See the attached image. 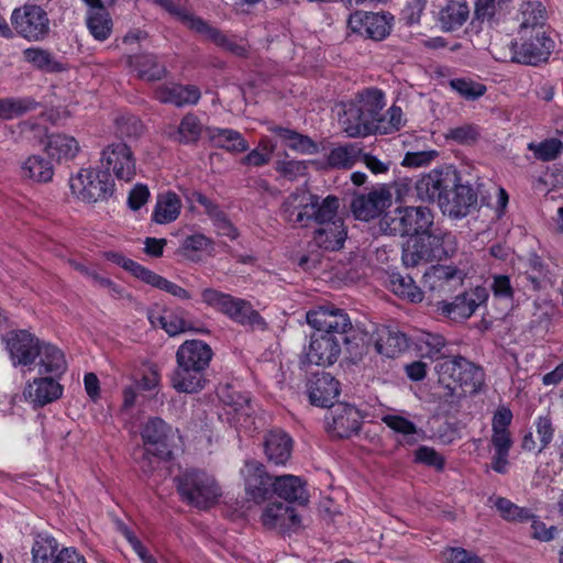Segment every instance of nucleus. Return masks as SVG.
I'll list each match as a JSON object with an SVG mask.
<instances>
[{
    "label": "nucleus",
    "instance_id": "1",
    "mask_svg": "<svg viewBox=\"0 0 563 563\" xmlns=\"http://www.w3.org/2000/svg\"><path fill=\"white\" fill-rule=\"evenodd\" d=\"M417 197L423 201H437L445 213L464 217L477 202V195L468 185L460 184L459 173L445 167L423 175L415 185Z\"/></svg>",
    "mask_w": 563,
    "mask_h": 563
},
{
    "label": "nucleus",
    "instance_id": "2",
    "mask_svg": "<svg viewBox=\"0 0 563 563\" xmlns=\"http://www.w3.org/2000/svg\"><path fill=\"white\" fill-rule=\"evenodd\" d=\"M385 107V93L378 88L360 91L344 110L342 129L350 137L377 133Z\"/></svg>",
    "mask_w": 563,
    "mask_h": 563
},
{
    "label": "nucleus",
    "instance_id": "3",
    "mask_svg": "<svg viewBox=\"0 0 563 563\" xmlns=\"http://www.w3.org/2000/svg\"><path fill=\"white\" fill-rule=\"evenodd\" d=\"M457 251L456 236L450 232L424 233L410 236L402 245L401 261L406 267H417L434 261L452 257Z\"/></svg>",
    "mask_w": 563,
    "mask_h": 563
},
{
    "label": "nucleus",
    "instance_id": "4",
    "mask_svg": "<svg viewBox=\"0 0 563 563\" xmlns=\"http://www.w3.org/2000/svg\"><path fill=\"white\" fill-rule=\"evenodd\" d=\"M141 435L143 455L139 464L145 474H152L162 461L172 457L173 448L180 437L175 434L170 424H144Z\"/></svg>",
    "mask_w": 563,
    "mask_h": 563
},
{
    "label": "nucleus",
    "instance_id": "5",
    "mask_svg": "<svg viewBox=\"0 0 563 563\" xmlns=\"http://www.w3.org/2000/svg\"><path fill=\"white\" fill-rule=\"evenodd\" d=\"M433 224L431 210L423 206L398 207L387 211L379 219V229L383 233L393 236H412L424 233Z\"/></svg>",
    "mask_w": 563,
    "mask_h": 563
},
{
    "label": "nucleus",
    "instance_id": "6",
    "mask_svg": "<svg viewBox=\"0 0 563 563\" xmlns=\"http://www.w3.org/2000/svg\"><path fill=\"white\" fill-rule=\"evenodd\" d=\"M176 482L183 500L197 508L207 509L221 496V488L213 476L203 471H186L176 478Z\"/></svg>",
    "mask_w": 563,
    "mask_h": 563
},
{
    "label": "nucleus",
    "instance_id": "7",
    "mask_svg": "<svg viewBox=\"0 0 563 563\" xmlns=\"http://www.w3.org/2000/svg\"><path fill=\"white\" fill-rule=\"evenodd\" d=\"M202 301L227 314L230 319L251 329H265L266 322L252 305L241 298L207 288L201 292Z\"/></svg>",
    "mask_w": 563,
    "mask_h": 563
},
{
    "label": "nucleus",
    "instance_id": "8",
    "mask_svg": "<svg viewBox=\"0 0 563 563\" xmlns=\"http://www.w3.org/2000/svg\"><path fill=\"white\" fill-rule=\"evenodd\" d=\"M553 48L554 42L547 33H518V41L510 42V60L538 66L548 62Z\"/></svg>",
    "mask_w": 563,
    "mask_h": 563
},
{
    "label": "nucleus",
    "instance_id": "9",
    "mask_svg": "<svg viewBox=\"0 0 563 563\" xmlns=\"http://www.w3.org/2000/svg\"><path fill=\"white\" fill-rule=\"evenodd\" d=\"M71 192L85 202L106 200L113 194L114 183L107 170L81 169L69 180Z\"/></svg>",
    "mask_w": 563,
    "mask_h": 563
},
{
    "label": "nucleus",
    "instance_id": "10",
    "mask_svg": "<svg viewBox=\"0 0 563 563\" xmlns=\"http://www.w3.org/2000/svg\"><path fill=\"white\" fill-rule=\"evenodd\" d=\"M11 22L14 30L29 41H42L49 33L46 11L36 4H25L13 10Z\"/></svg>",
    "mask_w": 563,
    "mask_h": 563
},
{
    "label": "nucleus",
    "instance_id": "11",
    "mask_svg": "<svg viewBox=\"0 0 563 563\" xmlns=\"http://www.w3.org/2000/svg\"><path fill=\"white\" fill-rule=\"evenodd\" d=\"M394 16L389 12L355 11L347 19V29L351 33L369 38L383 41L391 31Z\"/></svg>",
    "mask_w": 563,
    "mask_h": 563
},
{
    "label": "nucleus",
    "instance_id": "12",
    "mask_svg": "<svg viewBox=\"0 0 563 563\" xmlns=\"http://www.w3.org/2000/svg\"><path fill=\"white\" fill-rule=\"evenodd\" d=\"M350 342V336H338L316 330L310 336L306 362L319 366L332 365L340 356L341 345H347Z\"/></svg>",
    "mask_w": 563,
    "mask_h": 563
},
{
    "label": "nucleus",
    "instance_id": "13",
    "mask_svg": "<svg viewBox=\"0 0 563 563\" xmlns=\"http://www.w3.org/2000/svg\"><path fill=\"white\" fill-rule=\"evenodd\" d=\"M307 322L314 330L338 336H349L353 329L349 314L334 306H321L307 312Z\"/></svg>",
    "mask_w": 563,
    "mask_h": 563
},
{
    "label": "nucleus",
    "instance_id": "14",
    "mask_svg": "<svg viewBox=\"0 0 563 563\" xmlns=\"http://www.w3.org/2000/svg\"><path fill=\"white\" fill-rule=\"evenodd\" d=\"M487 299L485 288L477 287L474 290L465 291L454 297L452 301L438 299L434 302L435 310L444 317L453 320L468 319L477 309V307Z\"/></svg>",
    "mask_w": 563,
    "mask_h": 563
},
{
    "label": "nucleus",
    "instance_id": "15",
    "mask_svg": "<svg viewBox=\"0 0 563 563\" xmlns=\"http://www.w3.org/2000/svg\"><path fill=\"white\" fill-rule=\"evenodd\" d=\"M303 207L298 209L294 224L308 227V223H323L334 218L340 208V199L336 196L329 195L325 198L309 192L307 201L302 202Z\"/></svg>",
    "mask_w": 563,
    "mask_h": 563
},
{
    "label": "nucleus",
    "instance_id": "16",
    "mask_svg": "<svg viewBox=\"0 0 563 563\" xmlns=\"http://www.w3.org/2000/svg\"><path fill=\"white\" fill-rule=\"evenodd\" d=\"M101 163L108 173L112 169L119 180L131 181L136 174L133 153L123 142L108 145L101 153Z\"/></svg>",
    "mask_w": 563,
    "mask_h": 563
},
{
    "label": "nucleus",
    "instance_id": "17",
    "mask_svg": "<svg viewBox=\"0 0 563 563\" xmlns=\"http://www.w3.org/2000/svg\"><path fill=\"white\" fill-rule=\"evenodd\" d=\"M241 475L244 478L245 493L253 501L262 503L273 493L274 481L262 463L254 460L245 461Z\"/></svg>",
    "mask_w": 563,
    "mask_h": 563
},
{
    "label": "nucleus",
    "instance_id": "18",
    "mask_svg": "<svg viewBox=\"0 0 563 563\" xmlns=\"http://www.w3.org/2000/svg\"><path fill=\"white\" fill-rule=\"evenodd\" d=\"M391 205V192L386 186L373 189L366 195L356 196L351 203L353 214L362 221L378 217Z\"/></svg>",
    "mask_w": 563,
    "mask_h": 563
},
{
    "label": "nucleus",
    "instance_id": "19",
    "mask_svg": "<svg viewBox=\"0 0 563 563\" xmlns=\"http://www.w3.org/2000/svg\"><path fill=\"white\" fill-rule=\"evenodd\" d=\"M7 349L14 366H27L38 356L41 341L26 330L13 331L7 340Z\"/></svg>",
    "mask_w": 563,
    "mask_h": 563
},
{
    "label": "nucleus",
    "instance_id": "20",
    "mask_svg": "<svg viewBox=\"0 0 563 563\" xmlns=\"http://www.w3.org/2000/svg\"><path fill=\"white\" fill-rule=\"evenodd\" d=\"M261 522L264 528L283 533L297 531L301 527V519L296 509L283 503L268 504L262 511Z\"/></svg>",
    "mask_w": 563,
    "mask_h": 563
},
{
    "label": "nucleus",
    "instance_id": "21",
    "mask_svg": "<svg viewBox=\"0 0 563 563\" xmlns=\"http://www.w3.org/2000/svg\"><path fill=\"white\" fill-rule=\"evenodd\" d=\"M396 433L401 435L398 439L400 444L412 445L420 439L429 438L441 444H451L460 438V432L456 424H438L435 430H431L429 434H420L416 424H388Z\"/></svg>",
    "mask_w": 563,
    "mask_h": 563
},
{
    "label": "nucleus",
    "instance_id": "22",
    "mask_svg": "<svg viewBox=\"0 0 563 563\" xmlns=\"http://www.w3.org/2000/svg\"><path fill=\"white\" fill-rule=\"evenodd\" d=\"M320 228L313 232L311 245L323 251H339L346 240V230L343 220L338 216L333 219L319 223Z\"/></svg>",
    "mask_w": 563,
    "mask_h": 563
},
{
    "label": "nucleus",
    "instance_id": "23",
    "mask_svg": "<svg viewBox=\"0 0 563 563\" xmlns=\"http://www.w3.org/2000/svg\"><path fill=\"white\" fill-rule=\"evenodd\" d=\"M340 395V383L330 374L320 372L309 383L308 396L312 405L331 407Z\"/></svg>",
    "mask_w": 563,
    "mask_h": 563
},
{
    "label": "nucleus",
    "instance_id": "24",
    "mask_svg": "<svg viewBox=\"0 0 563 563\" xmlns=\"http://www.w3.org/2000/svg\"><path fill=\"white\" fill-rule=\"evenodd\" d=\"M207 371L177 363L170 383L178 393L194 394L202 390L208 382Z\"/></svg>",
    "mask_w": 563,
    "mask_h": 563
},
{
    "label": "nucleus",
    "instance_id": "25",
    "mask_svg": "<svg viewBox=\"0 0 563 563\" xmlns=\"http://www.w3.org/2000/svg\"><path fill=\"white\" fill-rule=\"evenodd\" d=\"M212 356V349L206 342L201 340H187L178 347L176 362L207 371Z\"/></svg>",
    "mask_w": 563,
    "mask_h": 563
},
{
    "label": "nucleus",
    "instance_id": "26",
    "mask_svg": "<svg viewBox=\"0 0 563 563\" xmlns=\"http://www.w3.org/2000/svg\"><path fill=\"white\" fill-rule=\"evenodd\" d=\"M273 493L289 504L307 505L309 501L306 482L301 477L290 474L275 477Z\"/></svg>",
    "mask_w": 563,
    "mask_h": 563
},
{
    "label": "nucleus",
    "instance_id": "27",
    "mask_svg": "<svg viewBox=\"0 0 563 563\" xmlns=\"http://www.w3.org/2000/svg\"><path fill=\"white\" fill-rule=\"evenodd\" d=\"M220 398L225 405L229 421L239 422L240 420L251 419L255 408L249 394H243L227 386L220 393Z\"/></svg>",
    "mask_w": 563,
    "mask_h": 563
},
{
    "label": "nucleus",
    "instance_id": "28",
    "mask_svg": "<svg viewBox=\"0 0 563 563\" xmlns=\"http://www.w3.org/2000/svg\"><path fill=\"white\" fill-rule=\"evenodd\" d=\"M374 346L380 355L394 358L405 352L409 343L405 333L388 327H382L376 331Z\"/></svg>",
    "mask_w": 563,
    "mask_h": 563
},
{
    "label": "nucleus",
    "instance_id": "29",
    "mask_svg": "<svg viewBox=\"0 0 563 563\" xmlns=\"http://www.w3.org/2000/svg\"><path fill=\"white\" fill-rule=\"evenodd\" d=\"M519 21L518 33H547V10L540 1L522 2L519 7Z\"/></svg>",
    "mask_w": 563,
    "mask_h": 563
},
{
    "label": "nucleus",
    "instance_id": "30",
    "mask_svg": "<svg viewBox=\"0 0 563 563\" xmlns=\"http://www.w3.org/2000/svg\"><path fill=\"white\" fill-rule=\"evenodd\" d=\"M508 424H493L492 444L495 450V455L492 460V468L499 473H507L508 455L512 445L510 432L507 428Z\"/></svg>",
    "mask_w": 563,
    "mask_h": 563
},
{
    "label": "nucleus",
    "instance_id": "31",
    "mask_svg": "<svg viewBox=\"0 0 563 563\" xmlns=\"http://www.w3.org/2000/svg\"><path fill=\"white\" fill-rule=\"evenodd\" d=\"M265 453L275 464H285L292 450V439L282 429L271 430L264 441Z\"/></svg>",
    "mask_w": 563,
    "mask_h": 563
},
{
    "label": "nucleus",
    "instance_id": "32",
    "mask_svg": "<svg viewBox=\"0 0 563 563\" xmlns=\"http://www.w3.org/2000/svg\"><path fill=\"white\" fill-rule=\"evenodd\" d=\"M155 97L163 103H173L176 107L196 104L200 99V90L196 86L170 85L159 86Z\"/></svg>",
    "mask_w": 563,
    "mask_h": 563
},
{
    "label": "nucleus",
    "instance_id": "33",
    "mask_svg": "<svg viewBox=\"0 0 563 563\" xmlns=\"http://www.w3.org/2000/svg\"><path fill=\"white\" fill-rule=\"evenodd\" d=\"M62 391V386L53 377H41L26 386L24 395L34 406H44L58 399Z\"/></svg>",
    "mask_w": 563,
    "mask_h": 563
},
{
    "label": "nucleus",
    "instance_id": "34",
    "mask_svg": "<svg viewBox=\"0 0 563 563\" xmlns=\"http://www.w3.org/2000/svg\"><path fill=\"white\" fill-rule=\"evenodd\" d=\"M463 356L442 357L435 365L438 382L451 396L457 395Z\"/></svg>",
    "mask_w": 563,
    "mask_h": 563
},
{
    "label": "nucleus",
    "instance_id": "35",
    "mask_svg": "<svg viewBox=\"0 0 563 563\" xmlns=\"http://www.w3.org/2000/svg\"><path fill=\"white\" fill-rule=\"evenodd\" d=\"M129 65L137 71L141 79L147 81H158L166 77L167 69L164 64L158 62L154 54H137L129 57Z\"/></svg>",
    "mask_w": 563,
    "mask_h": 563
},
{
    "label": "nucleus",
    "instance_id": "36",
    "mask_svg": "<svg viewBox=\"0 0 563 563\" xmlns=\"http://www.w3.org/2000/svg\"><path fill=\"white\" fill-rule=\"evenodd\" d=\"M206 135L214 147L232 153L245 152L249 148L242 134L232 129L206 128Z\"/></svg>",
    "mask_w": 563,
    "mask_h": 563
},
{
    "label": "nucleus",
    "instance_id": "37",
    "mask_svg": "<svg viewBox=\"0 0 563 563\" xmlns=\"http://www.w3.org/2000/svg\"><path fill=\"white\" fill-rule=\"evenodd\" d=\"M470 18V7L465 0H449L440 10L439 21L445 32L460 29Z\"/></svg>",
    "mask_w": 563,
    "mask_h": 563
},
{
    "label": "nucleus",
    "instance_id": "38",
    "mask_svg": "<svg viewBox=\"0 0 563 563\" xmlns=\"http://www.w3.org/2000/svg\"><path fill=\"white\" fill-rule=\"evenodd\" d=\"M522 277L529 283L530 288L534 291L545 289L551 284L550 272L542 258L531 253L525 262V271Z\"/></svg>",
    "mask_w": 563,
    "mask_h": 563
},
{
    "label": "nucleus",
    "instance_id": "39",
    "mask_svg": "<svg viewBox=\"0 0 563 563\" xmlns=\"http://www.w3.org/2000/svg\"><path fill=\"white\" fill-rule=\"evenodd\" d=\"M180 209L181 201L175 192L159 194L152 219L159 224L170 223L178 218Z\"/></svg>",
    "mask_w": 563,
    "mask_h": 563
},
{
    "label": "nucleus",
    "instance_id": "40",
    "mask_svg": "<svg viewBox=\"0 0 563 563\" xmlns=\"http://www.w3.org/2000/svg\"><path fill=\"white\" fill-rule=\"evenodd\" d=\"M48 156L56 161L73 159L78 151L79 144L75 137L65 134H53L48 136V142L45 146Z\"/></svg>",
    "mask_w": 563,
    "mask_h": 563
},
{
    "label": "nucleus",
    "instance_id": "41",
    "mask_svg": "<svg viewBox=\"0 0 563 563\" xmlns=\"http://www.w3.org/2000/svg\"><path fill=\"white\" fill-rule=\"evenodd\" d=\"M269 131L277 134L285 142L286 146L296 152L301 154H316L319 151V146L314 141L295 130L274 125Z\"/></svg>",
    "mask_w": 563,
    "mask_h": 563
},
{
    "label": "nucleus",
    "instance_id": "42",
    "mask_svg": "<svg viewBox=\"0 0 563 563\" xmlns=\"http://www.w3.org/2000/svg\"><path fill=\"white\" fill-rule=\"evenodd\" d=\"M186 312L181 309L167 312L165 314H148V320L153 325H161L169 335H177L183 332L194 330L192 325L185 318Z\"/></svg>",
    "mask_w": 563,
    "mask_h": 563
},
{
    "label": "nucleus",
    "instance_id": "43",
    "mask_svg": "<svg viewBox=\"0 0 563 563\" xmlns=\"http://www.w3.org/2000/svg\"><path fill=\"white\" fill-rule=\"evenodd\" d=\"M460 386L456 397L476 394L484 384V372L464 357L462 361Z\"/></svg>",
    "mask_w": 563,
    "mask_h": 563
},
{
    "label": "nucleus",
    "instance_id": "44",
    "mask_svg": "<svg viewBox=\"0 0 563 563\" xmlns=\"http://www.w3.org/2000/svg\"><path fill=\"white\" fill-rule=\"evenodd\" d=\"M40 373L60 375L66 369V361L63 352L49 343L41 341Z\"/></svg>",
    "mask_w": 563,
    "mask_h": 563
},
{
    "label": "nucleus",
    "instance_id": "45",
    "mask_svg": "<svg viewBox=\"0 0 563 563\" xmlns=\"http://www.w3.org/2000/svg\"><path fill=\"white\" fill-rule=\"evenodd\" d=\"M202 132L206 133L201 121L194 113H187L181 119L177 130L169 136L181 144H195L200 139Z\"/></svg>",
    "mask_w": 563,
    "mask_h": 563
},
{
    "label": "nucleus",
    "instance_id": "46",
    "mask_svg": "<svg viewBox=\"0 0 563 563\" xmlns=\"http://www.w3.org/2000/svg\"><path fill=\"white\" fill-rule=\"evenodd\" d=\"M22 176L36 183H48L54 175V168L49 161L40 155L30 156L22 164Z\"/></svg>",
    "mask_w": 563,
    "mask_h": 563
},
{
    "label": "nucleus",
    "instance_id": "47",
    "mask_svg": "<svg viewBox=\"0 0 563 563\" xmlns=\"http://www.w3.org/2000/svg\"><path fill=\"white\" fill-rule=\"evenodd\" d=\"M388 282L389 287L395 295L406 298L411 302L422 301L423 292L416 285L411 276L393 272L388 275Z\"/></svg>",
    "mask_w": 563,
    "mask_h": 563
},
{
    "label": "nucleus",
    "instance_id": "48",
    "mask_svg": "<svg viewBox=\"0 0 563 563\" xmlns=\"http://www.w3.org/2000/svg\"><path fill=\"white\" fill-rule=\"evenodd\" d=\"M488 501L498 510L500 517L506 521L525 522L534 518L529 509L517 506L508 498L492 496Z\"/></svg>",
    "mask_w": 563,
    "mask_h": 563
},
{
    "label": "nucleus",
    "instance_id": "49",
    "mask_svg": "<svg viewBox=\"0 0 563 563\" xmlns=\"http://www.w3.org/2000/svg\"><path fill=\"white\" fill-rule=\"evenodd\" d=\"M58 548L57 541L47 534H37L32 545L33 563H54Z\"/></svg>",
    "mask_w": 563,
    "mask_h": 563
},
{
    "label": "nucleus",
    "instance_id": "50",
    "mask_svg": "<svg viewBox=\"0 0 563 563\" xmlns=\"http://www.w3.org/2000/svg\"><path fill=\"white\" fill-rule=\"evenodd\" d=\"M362 155V148L356 144H347L333 148L328 157L330 166L334 168H351Z\"/></svg>",
    "mask_w": 563,
    "mask_h": 563
},
{
    "label": "nucleus",
    "instance_id": "51",
    "mask_svg": "<svg viewBox=\"0 0 563 563\" xmlns=\"http://www.w3.org/2000/svg\"><path fill=\"white\" fill-rule=\"evenodd\" d=\"M37 102L32 98L0 99V119L9 120L36 109Z\"/></svg>",
    "mask_w": 563,
    "mask_h": 563
},
{
    "label": "nucleus",
    "instance_id": "52",
    "mask_svg": "<svg viewBox=\"0 0 563 563\" xmlns=\"http://www.w3.org/2000/svg\"><path fill=\"white\" fill-rule=\"evenodd\" d=\"M457 274V269L451 266L432 267L431 273L424 274V283L430 285V291L448 292L449 283Z\"/></svg>",
    "mask_w": 563,
    "mask_h": 563
},
{
    "label": "nucleus",
    "instance_id": "53",
    "mask_svg": "<svg viewBox=\"0 0 563 563\" xmlns=\"http://www.w3.org/2000/svg\"><path fill=\"white\" fill-rule=\"evenodd\" d=\"M86 23L95 40L106 41L112 32L113 24L107 10L102 12H93V14H87Z\"/></svg>",
    "mask_w": 563,
    "mask_h": 563
},
{
    "label": "nucleus",
    "instance_id": "54",
    "mask_svg": "<svg viewBox=\"0 0 563 563\" xmlns=\"http://www.w3.org/2000/svg\"><path fill=\"white\" fill-rule=\"evenodd\" d=\"M528 150L541 162L554 161L563 151V143L559 139H547L540 143H529Z\"/></svg>",
    "mask_w": 563,
    "mask_h": 563
},
{
    "label": "nucleus",
    "instance_id": "55",
    "mask_svg": "<svg viewBox=\"0 0 563 563\" xmlns=\"http://www.w3.org/2000/svg\"><path fill=\"white\" fill-rule=\"evenodd\" d=\"M309 190L297 188L295 191L289 194L282 203L280 211L285 221L292 223L300 207H303L302 202L307 201Z\"/></svg>",
    "mask_w": 563,
    "mask_h": 563
},
{
    "label": "nucleus",
    "instance_id": "56",
    "mask_svg": "<svg viewBox=\"0 0 563 563\" xmlns=\"http://www.w3.org/2000/svg\"><path fill=\"white\" fill-rule=\"evenodd\" d=\"M552 424H537V437L539 444L537 443L532 432L525 434L522 440V448L528 451L541 452L544 450L553 438Z\"/></svg>",
    "mask_w": 563,
    "mask_h": 563
},
{
    "label": "nucleus",
    "instance_id": "57",
    "mask_svg": "<svg viewBox=\"0 0 563 563\" xmlns=\"http://www.w3.org/2000/svg\"><path fill=\"white\" fill-rule=\"evenodd\" d=\"M26 62L45 71L60 70V66L54 60L52 54L42 48H26L23 52Z\"/></svg>",
    "mask_w": 563,
    "mask_h": 563
},
{
    "label": "nucleus",
    "instance_id": "58",
    "mask_svg": "<svg viewBox=\"0 0 563 563\" xmlns=\"http://www.w3.org/2000/svg\"><path fill=\"white\" fill-rule=\"evenodd\" d=\"M450 86L460 96L467 100H475L486 92V87L483 84L474 82L464 78L452 79Z\"/></svg>",
    "mask_w": 563,
    "mask_h": 563
},
{
    "label": "nucleus",
    "instance_id": "59",
    "mask_svg": "<svg viewBox=\"0 0 563 563\" xmlns=\"http://www.w3.org/2000/svg\"><path fill=\"white\" fill-rule=\"evenodd\" d=\"M275 145L267 140H262L257 148L251 151L242 159V164L250 166H263L266 165L274 153Z\"/></svg>",
    "mask_w": 563,
    "mask_h": 563
},
{
    "label": "nucleus",
    "instance_id": "60",
    "mask_svg": "<svg viewBox=\"0 0 563 563\" xmlns=\"http://www.w3.org/2000/svg\"><path fill=\"white\" fill-rule=\"evenodd\" d=\"M493 296L497 300L505 301L506 305L511 306L514 302L515 289L511 285L510 278L507 275H495L490 285Z\"/></svg>",
    "mask_w": 563,
    "mask_h": 563
},
{
    "label": "nucleus",
    "instance_id": "61",
    "mask_svg": "<svg viewBox=\"0 0 563 563\" xmlns=\"http://www.w3.org/2000/svg\"><path fill=\"white\" fill-rule=\"evenodd\" d=\"M402 110L400 107L393 104L384 114L382 112V122H379V129L377 133L389 134L391 132L400 130L404 125Z\"/></svg>",
    "mask_w": 563,
    "mask_h": 563
},
{
    "label": "nucleus",
    "instance_id": "62",
    "mask_svg": "<svg viewBox=\"0 0 563 563\" xmlns=\"http://www.w3.org/2000/svg\"><path fill=\"white\" fill-rule=\"evenodd\" d=\"M117 134L120 137H137L143 132L142 122L134 115H122L115 120Z\"/></svg>",
    "mask_w": 563,
    "mask_h": 563
},
{
    "label": "nucleus",
    "instance_id": "63",
    "mask_svg": "<svg viewBox=\"0 0 563 563\" xmlns=\"http://www.w3.org/2000/svg\"><path fill=\"white\" fill-rule=\"evenodd\" d=\"M307 168L305 161H277L275 164L276 172L290 181L303 176Z\"/></svg>",
    "mask_w": 563,
    "mask_h": 563
},
{
    "label": "nucleus",
    "instance_id": "64",
    "mask_svg": "<svg viewBox=\"0 0 563 563\" xmlns=\"http://www.w3.org/2000/svg\"><path fill=\"white\" fill-rule=\"evenodd\" d=\"M177 13H178V18L185 25H187L190 30L196 31L197 33L206 35L210 40H213L217 32L219 31L218 29L210 26L201 18H198L189 12H177Z\"/></svg>",
    "mask_w": 563,
    "mask_h": 563
}]
</instances>
